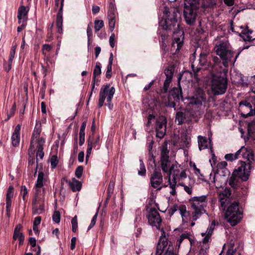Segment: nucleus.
<instances>
[{"label":"nucleus","instance_id":"nucleus-1","mask_svg":"<svg viewBox=\"0 0 255 255\" xmlns=\"http://www.w3.org/2000/svg\"><path fill=\"white\" fill-rule=\"evenodd\" d=\"M215 52L220 58L214 56L213 58V63L211 65L214 71L224 73L228 71L227 67L229 63H234L241 52H239L234 59L233 56L234 52L232 50L230 44L227 42H220L215 47Z\"/></svg>","mask_w":255,"mask_h":255},{"label":"nucleus","instance_id":"nucleus-2","mask_svg":"<svg viewBox=\"0 0 255 255\" xmlns=\"http://www.w3.org/2000/svg\"><path fill=\"white\" fill-rule=\"evenodd\" d=\"M163 13L166 15L165 20H161L159 24L162 27L163 29L173 31L174 34V40L172 43V47L176 46V51H179L183 45L184 35L183 32H179V35L176 36L175 32L179 28V24L177 23L178 11L175 9L169 11L167 8H165Z\"/></svg>","mask_w":255,"mask_h":255},{"label":"nucleus","instance_id":"nucleus-3","mask_svg":"<svg viewBox=\"0 0 255 255\" xmlns=\"http://www.w3.org/2000/svg\"><path fill=\"white\" fill-rule=\"evenodd\" d=\"M243 210L239 206V202L234 200L228 207L225 217L231 225L236 226L243 218Z\"/></svg>","mask_w":255,"mask_h":255},{"label":"nucleus","instance_id":"nucleus-4","mask_svg":"<svg viewBox=\"0 0 255 255\" xmlns=\"http://www.w3.org/2000/svg\"><path fill=\"white\" fill-rule=\"evenodd\" d=\"M212 75L211 88L214 95H222L227 89L228 79L225 77L226 73H219Z\"/></svg>","mask_w":255,"mask_h":255},{"label":"nucleus","instance_id":"nucleus-5","mask_svg":"<svg viewBox=\"0 0 255 255\" xmlns=\"http://www.w3.org/2000/svg\"><path fill=\"white\" fill-rule=\"evenodd\" d=\"M194 221L197 220L203 214L206 212L205 207L207 205V197L206 195L193 197L190 200Z\"/></svg>","mask_w":255,"mask_h":255},{"label":"nucleus","instance_id":"nucleus-6","mask_svg":"<svg viewBox=\"0 0 255 255\" xmlns=\"http://www.w3.org/2000/svg\"><path fill=\"white\" fill-rule=\"evenodd\" d=\"M242 155L243 158L249 161L251 164L255 163L254 153L250 148L242 146L235 154L229 153L225 156V158L228 161H233L239 158V155Z\"/></svg>","mask_w":255,"mask_h":255},{"label":"nucleus","instance_id":"nucleus-7","mask_svg":"<svg viewBox=\"0 0 255 255\" xmlns=\"http://www.w3.org/2000/svg\"><path fill=\"white\" fill-rule=\"evenodd\" d=\"M169 150L166 146H163L161 149L160 167L163 172L167 174L168 178H171V169L172 166L175 164V162L172 161L169 156Z\"/></svg>","mask_w":255,"mask_h":255},{"label":"nucleus","instance_id":"nucleus-8","mask_svg":"<svg viewBox=\"0 0 255 255\" xmlns=\"http://www.w3.org/2000/svg\"><path fill=\"white\" fill-rule=\"evenodd\" d=\"M241 162V165L237 169L234 170L233 172L234 176L235 175L241 179L242 181H246L249 179L250 175L251 170L254 168V163H250L249 161Z\"/></svg>","mask_w":255,"mask_h":255},{"label":"nucleus","instance_id":"nucleus-9","mask_svg":"<svg viewBox=\"0 0 255 255\" xmlns=\"http://www.w3.org/2000/svg\"><path fill=\"white\" fill-rule=\"evenodd\" d=\"M115 93L114 87H110V85H106L101 88L98 101V107L101 108L103 106L104 101L107 98V102H111Z\"/></svg>","mask_w":255,"mask_h":255},{"label":"nucleus","instance_id":"nucleus-10","mask_svg":"<svg viewBox=\"0 0 255 255\" xmlns=\"http://www.w3.org/2000/svg\"><path fill=\"white\" fill-rule=\"evenodd\" d=\"M189 104L196 106L197 108L201 107L203 103L206 102V95L204 91L199 88H197L193 96L188 99Z\"/></svg>","mask_w":255,"mask_h":255},{"label":"nucleus","instance_id":"nucleus-11","mask_svg":"<svg viewBox=\"0 0 255 255\" xmlns=\"http://www.w3.org/2000/svg\"><path fill=\"white\" fill-rule=\"evenodd\" d=\"M149 224L159 229L162 220L159 213L155 208H151L147 216Z\"/></svg>","mask_w":255,"mask_h":255},{"label":"nucleus","instance_id":"nucleus-12","mask_svg":"<svg viewBox=\"0 0 255 255\" xmlns=\"http://www.w3.org/2000/svg\"><path fill=\"white\" fill-rule=\"evenodd\" d=\"M198 9L184 6L183 16L187 24L192 25L195 23Z\"/></svg>","mask_w":255,"mask_h":255},{"label":"nucleus","instance_id":"nucleus-13","mask_svg":"<svg viewBox=\"0 0 255 255\" xmlns=\"http://www.w3.org/2000/svg\"><path fill=\"white\" fill-rule=\"evenodd\" d=\"M182 89L180 87H174L172 89L168 96V100L170 103L171 107L174 108L176 106V103L178 102L182 98Z\"/></svg>","mask_w":255,"mask_h":255},{"label":"nucleus","instance_id":"nucleus-14","mask_svg":"<svg viewBox=\"0 0 255 255\" xmlns=\"http://www.w3.org/2000/svg\"><path fill=\"white\" fill-rule=\"evenodd\" d=\"M166 119L164 117L159 118L156 121V125L155 128L156 137L159 138H162L163 137L166 132Z\"/></svg>","mask_w":255,"mask_h":255},{"label":"nucleus","instance_id":"nucleus-15","mask_svg":"<svg viewBox=\"0 0 255 255\" xmlns=\"http://www.w3.org/2000/svg\"><path fill=\"white\" fill-rule=\"evenodd\" d=\"M163 182V177L160 171L154 170L150 177V183L151 186L156 188L158 187Z\"/></svg>","mask_w":255,"mask_h":255},{"label":"nucleus","instance_id":"nucleus-16","mask_svg":"<svg viewBox=\"0 0 255 255\" xmlns=\"http://www.w3.org/2000/svg\"><path fill=\"white\" fill-rule=\"evenodd\" d=\"M231 191L229 189H225L223 193L219 195L220 208L222 210H225L226 206L231 202L230 196Z\"/></svg>","mask_w":255,"mask_h":255},{"label":"nucleus","instance_id":"nucleus-17","mask_svg":"<svg viewBox=\"0 0 255 255\" xmlns=\"http://www.w3.org/2000/svg\"><path fill=\"white\" fill-rule=\"evenodd\" d=\"M109 24L111 31H113L116 23V11L112 3L110 4L109 9L108 12Z\"/></svg>","mask_w":255,"mask_h":255},{"label":"nucleus","instance_id":"nucleus-18","mask_svg":"<svg viewBox=\"0 0 255 255\" xmlns=\"http://www.w3.org/2000/svg\"><path fill=\"white\" fill-rule=\"evenodd\" d=\"M41 129L40 128H38L36 127H35L32 134V136L31 137L30 144L29 146V148L28 150V152L29 153L31 152L32 154H34L35 152V147L34 145V142L35 141L38 144V140L40 137V134L41 133Z\"/></svg>","mask_w":255,"mask_h":255},{"label":"nucleus","instance_id":"nucleus-19","mask_svg":"<svg viewBox=\"0 0 255 255\" xmlns=\"http://www.w3.org/2000/svg\"><path fill=\"white\" fill-rule=\"evenodd\" d=\"M64 0H61V6L58 11L56 16V27L57 28V32L59 33H62V25H63V18L62 12L63 8L64 5Z\"/></svg>","mask_w":255,"mask_h":255},{"label":"nucleus","instance_id":"nucleus-20","mask_svg":"<svg viewBox=\"0 0 255 255\" xmlns=\"http://www.w3.org/2000/svg\"><path fill=\"white\" fill-rule=\"evenodd\" d=\"M62 181H65L67 183L73 192L79 191L81 189L82 183L75 178H73L71 181L68 180L65 178H63L62 180Z\"/></svg>","mask_w":255,"mask_h":255},{"label":"nucleus","instance_id":"nucleus-21","mask_svg":"<svg viewBox=\"0 0 255 255\" xmlns=\"http://www.w3.org/2000/svg\"><path fill=\"white\" fill-rule=\"evenodd\" d=\"M28 11V10L23 5L18 8L17 18L19 24H21L22 21H26Z\"/></svg>","mask_w":255,"mask_h":255},{"label":"nucleus","instance_id":"nucleus-22","mask_svg":"<svg viewBox=\"0 0 255 255\" xmlns=\"http://www.w3.org/2000/svg\"><path fill=\"white\" fill-rule=\"evenodd\" d=\"M20 130V126L19 125H17L14 129L11 137L12 144L14 146H17L19 143Z\"/></svg>","mask_w":255,"mask_h":255},{"label":"nucleus","instance_id":"nucleus-23","mask_svg":"<svg viewBox=\"0 0 255 255\" xmlns=\"http://www.w3.org/2000/svg\"><path fill=\"white\" fill-rule=\"evenodd\" d=\"M45 143V139L43 138H39L38 140V144L37 146V152H36V160L38 162V157L41 159H42L44 155V153L43 151V146Z\"/></svg>","mask_w":255,"mask_h":255},{"label":"nucleus","instance_id":"nucleus-24","mask_svg":"<svg viewBox=\"0 0 255 255\" xmlns=\"http://www.w3.org/2000/svg\"><path fill=\"white\" fill-rule=\"evenodd\" d=\"M208 55L209 52L206 51H202L200 53L198 61L201 66H209Z\"/></svg>","mask_w":255,"mask_h":255},{"label":"nucleus","instance_id":"nucleus-25","mask_svg":"<svg viewBox=\"0 0 255 255\" xmlns=\"http://www.w3.org/2000/svg\"><path fill=\"white\" fill-rule=\"evenodd\" d=\"M21 227L20 225H18L14 229V233L13 235V239L16 240L18 239L19 245H21L23 243L24 236L22 233L20 232Z\"/></svg>","mask_w":255,"mask_h":255},{"label":"nucleus","instance_id":"nucleus-26","mask_svg":"<svg viewBox=\"0 0 255 255\" xmlns=\"http://www.w3.org/2000/svg\"><path fill=\"white\" fill-rule=\"evenodd\" d=\"M241 180L232 173L229 180V185L234 189H238L241 186Z\"/></svg>","mask_w":255,"mask_h":255},{"label":"nucleus","instance_id":"nucleus-27","mask_svg":"<svg viewBox=\"0 0 255 255\" xmlns=\"http://www.w3.org/2000/svg\"><path fill=\"white\" fill-rule=\"evenodd\" d=\"M248 138L250 137L255 140V120L248 124Z\"/></svg>","mask_w":255,"mask_h":255},{"label":"nucleus","instance_id":"nucleus-28","mask_svg":"<svg viewBox=\"0 0 255 255\" xmlns=\"http://www.w3.org/2000/svg\"><path fill=\"white\" fill-rule=\"evenodd\" d=\"M200 6V0H184L185 7L199 9Z\"/></svg>","mask_w":255,"mask_h":255},{"label":"nucleus","instance_id":"nucleus-29","mask_svg":"<svg viewBox=\"0 0 255 255\" xmlns=\"http://www.w3.org/2000/svg\"><path fill=\"white\" fill-rule=\"evenodd\" d=\"M253 31L248 29V28L244 29L239 35L242 37L245 41H251L255 39V37H253L251 34L252 33Z\"/></svg>","mask_w":255,"mask_h":255},{"label":"nucleus","instance_id":"nucleus-30","mask_svg":"<svg viewBox=\"0 0 255 255\" xmlns=\"http://www.w3.org/2000/svg\"><path fill=\"white\" fill-rule=\"evenodd\" d=\"M198 147L200 150L208 148V142L206 137L199 135L198 136Z\"/></svg>","mask_w":255,"mask_h":255},{"label":"nucleus","instance_id":"nucleus-31","mask_svg":"<svg viewBox=\"0 0 255 255\" xmlns=\"http://www.w3.org/2000/svg\"><path fill=\"white\" fill-rule=\"evenodd\" d=\"M179 168L180 166L175 161V164L172 166L171 169V175L172 174L173 176V179L171 181H175L177 182V177L180 172Z\"/></svg>","mask_w":255,"mask_h":255},{"label":"nucleus","instance_id":"nucleus-32","mask_svg":"<svg viewBox=\"0 0 255 255\" xmlns=\"http://www.w3.org/2000/svg\"><path fill=\"white\" fill-rule=\"evenodd\" d=\"M174 71V67L173 65L168 66L164 70L166 79L171 80Z\"/></svg>","mask_w":255,"mask_h":255},{"label":"nucleus","instance_id":"nucleus-33","mask_svg":"<svg viewBox=\"0 0 255 255\" xmlns=\"http://www.w3.org/2000/svg\"><path fill=\"white\" fill-rule=\"evenodd\" d=\"M44 173L43 172H39L38 175L36 183L35 184V188H40L43 186Z\"/></svg>","mask_w":255,"mask_h":255},{"label":"nucleus","instance_id":"nucleus-34","mask_svg":"<svg viewBox=\"0 0 255 255\" xmlns=\"http://www.w3.org/2000/svg\"><path fill=\"white\" fill-rule=\"evenodd\" d=\"M179 211L182 218V220L184 222H186V220H187V217L189 216V213L187 211L185 206H180Z\"/></svg>","mask_w":255,"mask_h":255},{"label":"nucleus","instance_id":"nucleus-35","mask_svg":"<svg viewBox=\"0 0 255 255\" xmlns=\"http://www.w3.org/2000/svg\"><path fill=\"white\" fill-rule=\"evenodd\" d=\"M161 231L162 232V233L158 242H161L162 248L165 250V251L167 249L166 248H167L169 245H168V242L167 241V239L165 237V233L163 232V230L162 229Z\"/></svg>","mask_w":255,"mask_h":255},{"label":"nucleus","instance_id":"nucleus-36","mask_svg":"<svg viewBox=\"0 0 255 255\" xmlns=\"http://www.w3.org/2000/svg\"><path fill=\"white\" fill-rule=\"evenodd\" d=\"M216 4L214 0H202L200 7L204 8L212 7Z\"/></svg>","mask_w":255,"mask_h":255},{"label":"nucleus","instance_id":"nucleus-37","mask_svg":"<svg viewBox=\"0 0 255 255\" xmlns=\"http://www.w3.org/2000/svg\"><path fill=\"white\" fill-rule=\"evenodd\" d=\"M194 184V180H190L188 185H186L185 183H179V185L184 187V190L189 194H191L192 192V187Z\"/></svg>","mask_w":255,"mask_h":255},{"label":"nucleus","instance_id":"nucleus-38","mask_svg":"<svg viewBox=\"0 0 255 255\" xmlns=\"http://www.w3.org/2000/svg\"><path fill=\"white\" fill-rule=\"evenodd\" d=\"M101 74V64L99 62H97L96 63V66L94 69L93 79L94 81H96V78L97 76L100 75Z\"/></svg>","mask_w":255,"mask_h":255},{"label":"nucleus","instance_id":"nucleus-39","mask_svg":"<svg viewBox=\"0 0 255 255\" xmlns=\"http://www.w3.org/2000/svg\"><path fill=\"white\" fill-rule=\"evenodd\" d=\"M185 120V114L181 112H178L176 115V121L178 122V125H182Z\"/></svg>","mask_w":255,"mask_h":255},{"label":"nucleus","instance_id":"nucleus-40","mask_svg":"<svg viewBox=\"0 0 255 255\" xmlns=\"http://www.w3.org/2000/svg\"><path fill=\"white\" fill-rule=\"evenodd\" d=\"M87 149L86 152V160L87 161L88 158L91 155L92 148L94 147L93 146V143L92 141H91V136H89L88 140H87Z\"/></svg>","mask_w":255,"mask_h":255},{"label":"nucleus","instance_id":"nucleus-41","mask_svg":"<svg viewBox=\"0 0 255 255\" xmlns=\"http://www.w3.org/2000/svg\"><path fill=\"white\" fill-rule=\"evenodd\" d=\"M14 188L12 186H9L6 195V202H11V199L13 196Z\"/></svg>","mask_w":255,"mask_h":255},{"label":"nucleus","instance_id":"nucleus-42","mask_svg":"<svg viewBox=\"0 0 255 255\" xmlns=\"http://www.w3.org/2000/svg\"><path fill=\"white\" fill-rule=\"evenodd\" d=\"M139 170L138 171V174L141 176H144L146 175V170L144 166V164L142 159L139 160Z\"/></svg>","mask_w":255,"mask_h":255},{"label":"nucleus","instance_id":"nucleus-43","mask_svg":"<svg viewBox=\"0 0 255 255\" xmlns=\"http://www.w3.org/2000/svg\"><path fill=\"white\" fill-rule=\"evenodd\" d=\"M44 211V206L42 205H38L32 207V212L33 214H40Z\"/></svg>","mask_w":255,"mask_h":255},{"label":"nucleus","instance_id":"nucleus-44","mask_svg":"<svg viewBox=\"0 0 255 255\" xmlns=\"http://www.w3.org/2000/svg\"><path fill=\"white\" fill-rule=\"evenodd\" d=\"M87 34L88 36V44H90L91 41H92L93 37V31L92 29V23H90L88 24L87 28Z\"/></svg>","mask_w":255,"mask_h":255},{"label":"nucleus","instance_id":"nucleus-45","mask_svg":"<svg viewBox=\"0 0 255 255\" xmlns=\"http://www.w3.org/2000/svg\"><path fill=\"white\" fill-rule=\"evenodd\" d=\"M94 24L95 30L97 32L104 26V22L102 20H96L94 21Z\"/></svg>","mask_w":255,"mask_h":255},{"label":"nucleus","instance_id":"nucleus-46","mask_svg":"<svg viewBox=\"0 0 255 255\" xmlns=\"http://www.w3.org/2000/svg\"><path fill=\"white\" fill-rule=\"evenodd\" d=\"M215 226V221L213 222L210 225V227L208 228L207 231L205 233H202V236L203 237L205 236L206 235L211 236L212 234L213 231L214 230Z\"/></svg>","mask_w":255,"mask_h":255},{"label":"nucleus","instance_id":"nucleus-47","mask_svg":"<svg viewBox=\"0 0 255 255\" xmlns=\"http://www.w3.org/2000/svg\"><path fill=\"white\" fill-rule=\"evenodd\" d=\"M72 230L73 232H76L78 228L77 216L75 215L71 220Z\"/></svg>","mask_w":255,"mask_h":255},{"label":"nucleus","instance_id":"nucleus-48","mask_svg":"<svg viewBox=\"0 0 255 255\" xmlns=\"http://www.w3.org/2000/svg\"><path fill=\"white\" fill-rule=\"evenodd\" d=\"M168 182L170 185V187L171 188V191H170V194L172 195H174L176 194V190L175 187L177 182L175 181H171L170 178H168Z\"/></svg>","mask_w":255,"mask_h":255},{"label":"nucleus","instance_id":"nucleus-49","mask_svg":"<svg viewBox=\"0 0 255 255\" xmlns=\"http://www.w3.org/2000/svg\"><path fill=\"white\" fill-rule=\"evenodd\" d=\"M163 255H176L174 252V248L172 245L169 244Z\"/></svg>","mask_w":255,"mask_h":255},{"label":"nucleus","instance_id":"nucleus-50","mask_svg":"<svg viewBox=\"0 0 255 255\" xmlns=\"http://www.w3.org/2000/svg\"><path fill=\"white\" fill-rule=\"evenodd\" d=\"M58 160L57 159V157L56 155H53L52 156L51 159H50V164L51 168L52 169H54L57 166V165L58 164Z\"/></svg>","mask_w":255,"mask_h":255},{"label":"nucleus","instance_id":"nucleus-51","mask_svg":"<svg viewBox=\"0 0 255 255\" xmlns=\"http://www.w3.org/2000/svg\"><path fill=\"white\" fill-rule=\"evenodd\" d=\"M83 171V167L82 166H79L77 167L76 169L75 172V175L76 177L78 178H81L82 176V173Z\"/></svg>","mask_w":255,"mask_h":255},{"label":"nucleus","instance_id":"nucleus-52","mask_svg":"<svg viewBox=\"0 0 255 255\" xmlns=\"http://www.w3.org/2000/svg\"><path fill=\"white\" fill-rule=\"evenodd\" d=\"M171 80L165 79L164 84H163V87L161 89L162 93H166L168 89L170 83H171Z\"/></svg>","mask_w":255,"mask_h":255},{"label":"nucleus","instance_id":"nucleus-53","mask_svg":"<svg viewBox=\"0 0 255 255\" xmlns=\"http://www.w3.org/2000/svg\"><path fill=\"white\" fill-rule=\"evenodd\" d=\"M239 106L240 107H242V106H243L245 108H249V110H250L251 108H252V104H251L250 102H249L247 100H244V101H242L241 102H240L239 103Z\"/></svg>","mask_w":255,"mask_h":255},{"label":"nucleus","instance_id":"nucleus-54","mask_svg":"<svg viewBox=\"0 0 255 255\" xmlns=\"http://www.w3.org/2000/svg\"><path fill=\"white\" fill-rule=\"evenodd\" d=\"M52 218L54 222H55L56 223H59L60 221V214L59 212H54Z\"/></svg>","mask_w":255,"mask_h":255},{"label":"nucleus","instance_id":"nucleus-55","mask_svg":"<svg viewBox=\"0 0 255 255\" xmlns=\"http://www.w3.org/2000/svg\"><path fill=\"white\" fill-rule=\"evenodd\" d=\"M20 193L22 196V199L23 201H26V195L28 193V190L25 186H22L21 188Z\"/></svg>","mask_w":255,"mask_h":255},{"label":"nucleus","instance_id":"nucleus-56","mask_svg":"<svg viewBox=\"0 0 255 255\" xmlns=\"http://www.w3.org/2000/svg\"><path fill=\"white\" fill-rule=\"evenodd\" d=\"M239 78L238 81L237 82L239 84H241L243 86H248V83L247 81H245L244 79V76L242 74H239L238 76Z\"/></svg>","mask_w":255,"mask_h":255},{"label":"nucleus","instance_id":"nucleus-57","mask_svg":"<svg viewBox=\"0 0 255 255\" xmlns=\"http://www.w3.org/2000/svg\"><path fill=\"white\" fill-rule=\"evenodd\" d=\"M98 212L97 211L96 212V213L95 214V215L93 217L91 222L88 227V230H90L95 225L96 220H97V216H98Z\"/></svg>","mask_w":255,"mask_h":255},{"label":"nucleus","instance_id":"nucleus-58","mask_svg":"<svg viewBox=\"0 0 255 255\" xmlns=\"http://www.w3.org/2000/svg\"><path fill=\"white\" fill-rule=\"evenodd\" d=\"M190 234L188 233H183L180 236V238L178 240L179 244H180L185 239H188L189 240H190V238L189 237Z\"/></svg>","mask_w":255,"mask_h":255},{"label":"nucleus","instance_id":"nucleus-59","mask_svg":"<svg viewBox=\"0 0 255 255\" xmlns=\"http://www.w3.org/2000/svg\"><path fill=\"white\" fill-rule=\"evenodd\" d=\"M163 249L162 248V246L161 245V242H158L157 246V249H156V255H161V254L163 253V251H164Z\"/></svg>","mask_w":255,"mask_h":255},{"label":"nucleus","instance_id":"nucleus-60","mask_svg":"<svg viewBox=\"0 0 255 255\" xmlns=\"http://www.w3.org/2000/svg\"><path fill=\"white\" fill-rule=\"evenodd\" d=\"M187 175L185 171L184 170H182L181 171H180L179 174L177 177V181L182 180L184 179H185Z\"/></svg>","mask_w":255,"mask_h":255},{"label":"nucleus","instance_id":"nucleus-61","mask_svg":"<svg viewBox=\"0 0 255 255\" xmlns=\"http://www.w3.org/2000/svg\"><path fill=\"white\" fill-rule=\"evenodd\" d=\"M85 142V132H79V145L82 146Z\"/></svg>","mask_w":255,"mask_h":255},{"label":"nucleus","instance_id":"nucleus-62","mask_svg":"<svg viewBox=\"0 0 255 255\" xmlns=\"http://www.w3.org/2000/svg\"><path fill=\"white\" fill-rule=\"evenodd\" d=\"M114 186L115 182L113 181H111L109 183L108 188V192L109 194L113 193L114 191Z\"/></svg>","mask_w":255,"mask_h":255},{"label":"nucleus","instance_id":"nucleus-63","mask_svg":"<svg viewBox=\"0 0 255 255\" xmlns=\"http://www.w3.org/2000/svg\"><path fill=\"white\" fill-rule=\"evenodd\" d=\"M115 34L113 33L110 37L109 39V42L110 46L113 48L115 46Z\"/></svg>","mask_w":255,"mask_h":255},{"label":"nucleus","instance_id":"nucleus-64","mask_svg":"<svg viewBox=\"0 0 255 255\" xmlns=\"http://www.w3.org/2000/svg\"><path fill=\"white\" fill-rule=\"evenodd\" d=\"M51 50V46L49 44H44L42 47L43 54L46 55L45 51L49 52Z\"/></svg>","mask_w":255,"mask_h":255}]
</instances>
